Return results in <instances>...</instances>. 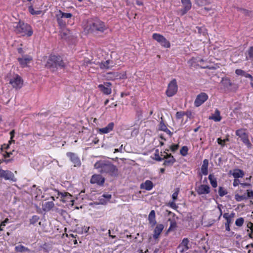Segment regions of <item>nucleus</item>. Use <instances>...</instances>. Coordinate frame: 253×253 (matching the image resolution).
<instances>
[{
	"mask_svg": "<svg viewBox=\"0 0 253 253\" xmlns=\"http://www.w3.org/2000/svg\"><path fill=\"white\" fill-rule=\"evenodd\" d=\"M94 167L98 169L101 173L108 174L109 175L115 177L118 175V169L111 162L108 161H100L95 163Z\"/></svg>",
	"mask_w": 253,
	"mask_h": 253,
	"instance_id": "1",
	"label": "nucleus"
},
{
	"mask_svg": "<svg viewBox=\"0 0 253 253\" xmlns=\"http://www.w3.org/2000/svg\"><path fill=\"white\" fill-rule=\"evenodd\" d=\"M85 29L88 33L97 34L104 32L107 27L103 22L96 18L88 21Z\"/></svg>",
	"mask_w": 253,
	"mask_h": 253,
	"instance_id": "2",
	"label": "nucleus"
},
{
	"mask_svg": "<svg viewBox=\"0 0 253 253\" xmlns=\"http://www.w3.org/2000/svg\"><path fill=\"white\" fill-rule=\"evenodd\" d=\"M14 32L16 34H20L21 36H31L33 34V29L31 26L21 20L15 23L13 25Z\"/></svg>",
	"mask_w": 253,
	"mask_h": 253,
	"instance_id": "3",
	"label": "nucleus"
},
{
	"mask_svg": "<svg viewBox=\"0 0 253 253\" xmlns=\"http://www.w3.org/2000/svg\"><path fill=\"white\" fill-rule=\"evenodd\" d=\"M45 66L47 68L54 71L59 68H64L65 63L61 56L51 55L47 60Z\"/></svg>",
	"mask_w": 253,
	"mask_h": 253,
	"instance_id": "4",
	"label": "nucleus"
},
{
	"mask_svg": "<svg viewBox=\"0 0 253 253\" xmlns=\"http://www.w3.org/2000/svg\"><path fill=\"white\" fill-rule=\"evenodd\" d=\"M236 135L241 138V140L246 145L248 149H251L253 145L250 141L249 135L243 129H237L235 132Z\"/></svg>",
	"mask_w": 253,
	"mask_h": 253,
	"instance_id": "5",
	"label": "nucleus"
},
{
	"mask_svg": "<svg viewBox=\"0 0 253 253\" xmlns=\"http://www.w3.org/2000/svg\"><path fill=\"white\" fill-rule=\"evenodd\" d=\"M152 38L163 47L169 48L170 46L169 41H168L163 35L160 34H153Z\"/></svg>",
	"mask_w": 253,
	"mask_h": 253,
	"instance_id": "6",
	"label": "nucleus"
},
{
	"mask_svg": "<svg viewBox=\"0 0 253 253\" xmlns=\"http://www.w3.org/2000/svg\"><path fill=\"white\" fill-rule=\"evenodd\" d=\"M177 85L175 79H173L168 84V89L166 91V94L168 96L171 97L173 96L177 91Z\"/></svg>",
	"mask_w": 253,
	"mask_h": 253,
	"instance_id": "7",
	"label": "nucleus"
},
{
	"mask_svg": "<svg viewBox=\"0 0 253 253\" xmlns=\"http://www.w3.org/2000/svg\"><path fill=\"white\" fill-rule=\"evenodd\" d=\"M9 84L13 88L16 89H20L23 85V81L20 76L16 74L10 80Z\"/></svg>",
	"mask_w": 253,
	"mask_h": 253,
	"instance_id": "8",
	"label": "nucleus"
},
{
	"mask_svg": "<svg viewBox=\"0 0 253 253\" xmlns=\"http://www.w3.org/2000/svg\"><path fill=\"white\" fill-rule=\"evenodd\" d=\"M105 179L100 174H94L91 177L90 183L96 184L98 186H102L104 185Z\"/></svg>",
	"mask_w": 253,
	"mask_h": 253,
	"instance_id": "9",
	"label": "nucleus"
},
{
	"mask_svg": "<svg viewBox=\"0 0 253 253\" xmlns=\"http://www.w3.org/2000/svg\"><path fill=\"white\" fill-rule=\"evenodd\" d=\"M208 99V94L205 92H201L197 96L194 101V105L196 107H199L207 101Z\"/></svg>",
	"mask_w": 253,
	"mask_h": 253,
	"instance_id": "10",
	"label": "nucleus"
},
{
	"mask_svg": "<svg viewBox=\"0 0 253 253\" xmlns=\"http://www.w3.org/2000/svg\"><path fill=\"white\" fill-rule=\"evenodd\" d=\"M112 84L110 82H105L103 84H100L98 85V88L104 94L109 95L111 93L112 89L110 86Z\"/></svg>",
	"mask_w": 253,
	"mask_h": 253,
	"instance_id": "11",
	"label": "nucleus"
},
{
	"mask_svg": "<svg viewBox=\"0 0 253 253\" xmlns=\"http://www.w3.org/2000/svg\"><path fill=\"white\" fill-rule=\"evenodd\" d=\"M0 177L3 178L5 180H10L13 181H16L14 175L11 171L8 170H4L1 168L0 169Z\"/></svg>",
	"mask_w": 253,
	"mask_h": 253,
	"instance_id": "12",
	"label": "nucleus"
},
{
	"mask_svg": "<svg viewBox=\"0 0 253 253\" xmlns=\"http://www.w3.org/2000/svg\"><path fill=\"white\" fill-rule=\"evenodd\" d=\"M166 155H164V160L165 159L163 165L165 167H169L173 165L176 160L171 154H168L167 152H164Z\"/></svg>",
	"mask_w": 253,
	"mask_h": 253,
	"instance_id": "13",
	"label": "nucleus"
},
{
	"mask_svg": "<svg viewBox=\"0 0 253 253\" xmlns=\"http://www.w3.org/2000/svg\"><path fill=\"white\" fill-rule=\"evenodd\" d=\"M189 243V240L187 238H184L182 240V242L177 248L180 253H183L189 249V247H188Z\"/></svg>",
	"mask_w": 253,
	"mask_h": 253,
	"instance_id": "14",
	"label": "nucleus"
},
{
	"mask_svg": "<svg viewBox=\"0 0 253 253\" xmlns=\"http://www.w3.org/2000/svg\"><path fill=\"white\" fill-rule=\"evenodd\" d=\"M181 3L183 8L180 10V12L183 15L191 8L192 3L190 0H181Z\"/></svg>",
	"mask_w": 253,
	"mask_h": 253,
	"instance_id": "15",
	"label": "nucleus"
},
{
	"mask_svg": "<svg viewBox=\"0 0 253 253\" xmlns=\"http://www.w3.org/2000/svg\"><path fill=\"white\" fill-rule=\"evenodd\" d=\"M67 156L70 158V160L74 164L75 167L80 166L81 163L79 158L74 153L68 152Z\"/></svg>",
	"mask_w": 253,
	"mask_h": 253,
	"instance_id": "16",
	"label": "nucleus"
},
{
	"mask_svg": "<svg viewBox=\"0 0 253 253\" xmlns=\"http://www.w3.org/2000/svg\"><path fill=\"white\" fill-rule=\"evenodd\" d=\"M17 59L21 67L24 68L27 66L28 64L32 60V57L26 55L22 58H18Z\"/></svg>",
	"mask_w": 253,
	"mask_h": 253,
	"instance_id": "17",
	"label": "nucleus"
},
{
	"mask_svg": "<svg viewBox=\"0 0 253 253\" xmlns=\"http://www.w3.org/2000/svg\"><path fill=\"white\" fill-rule=\"evenodd\" d=\"M196 191L199 195L207 194L210 192V187L208 185L202 184L197 188Z\"/></svg>",
	"mask_w": 253,
	"mask_h": 253,
	"instance_id": "18",
	"label": "nucleus"
},
{
	"mask_svg": "<svg viewBox=\"0 0 253 253\" xmlns=\"http://www.w3.org/2000/svg\"><path fill=\"white\" fill-rule=\"evenodd\" d=\"M229 174H231L235 178L238 179L239 178H242L244 175V171L240 169H236L233 170V172L232 170H230Z\"/></svg>",
	"mask_w": 253,
	"mask_h": 253,
	"instance_id": "19",
	"label": "nucleus"
},
{
	"mask_svg": "<svg viewBox=\"0 0 253 253\" xmlns=\"http://www.w3.org/2000/svg\"><path fill=\"white\" fill-rule=\"evenodd\" d=\"M114 126V124L113 122L110 123L106 126L99 128L98 132L102 134L109 133L113 130Z\"/></svg>",
	"mask_w": 253,
	"mask_h": 253,
	"instance_id": "20",
	"label": "nucleus"
},
{
	"mask_svg": "<svg viewBox=\"0 0 253 253\" xmlns=\"http://www.w3.org/2000/svg\"><path fill=\"white\" fill-rule=\"evenodd\" d=\"M164 226L162 224H158L156 226L154 231V234L153 235V237L155 239H156L159 237V235L164 229Z\"/></svg>",
	"mask_w": 253,
	"mask_h": 253,
	"instance_id": "21",
	"label": "nucleus"
},
{
	"mask_svg": "<svg viewBox=\"0 0 253 253\" xmlns=\"http://www.w3.org/2000/svg\"><path fill=\"white\" fill-rule=\"evenodd\" d=\"M153 182L149 180H147L145 182L142 183L140 184V187L141 189L149 191L153 188Z\"/></svg>",
	"mask_w": 253,
	"mask_h": 253,
	"instance_id": "22",
	"label": "nucleus"
},
{
	"mask_svg": "<svg viewBox=\"0 0 253 253\" xmlns=\"http://www.w3.org/2000/svg\"><path fill=\"white\" fill-rule=\"evenodd\" d=\"M148 220L152 227H153L156 224L157 222L155 218V211L154 210H152L150 211L148 215Z\"/></svg>",
	"mask_w": 253,
	"mask_h": 253,
	"instance_id": "23",
	"label": "nucleus"
},
{
	"mask_svg": "<svg viewBox=\"0 0 253 253\" xmlns=\"http://www.w3.org/2000/svg\"><path fill=\"white\" fill-rule=\"evenodd\" d=\"M222 117L220 116V112L217 109L215 110L214 114L209 117L210 120H212L215 122H219L221 121Z\"/></svg>",
	"mask_w": 253,
	"mask_h": 253,
	"instance_id": "24",
	"label": "nucleus"
},
{
	"mask_svg": "<svg viewBox=\"0 0 253 253\" xmlns=\"http://www.w3.org/2000/svg\"><path fill=\"white\" fill-rule=\"evenodd\" d=\"M112 62L109 60H106L104 62L99 63V67L101 69H109L113 66V65H110V63Z\"/></svg>",
	"mask_w": 253,
	"mask_h": 253,
	"instance_id": "25",
	"label": "nucleus"
},
{
	"mask_svg": "<svg viewBox=\"0 0 253 253\" xmlns=\"http://www.w3.org/2000/svg\"><path fill=\"white\" fill-rule=\"evenodd\" d=\"M58 192V195L61 196V200L64 202H65L68 201V199H70L71 197V195L68 192H60L59 191Z\"/></svg>",
	"mask_w": 253,
	"mask_h": 253,
	"instance_id": "26",
	"label": "nucleus"
},
{
	"mask_svg": "<svg viewBox=\"0 0 253 253\" xmlns=\"http://www.w3.org/2000/svg\"><path fill=\"white\" fill-rule=\"evenodd\" d=\"M208 165H209L208 160L207 159H205L203 161V164L201 167V172L205 175H207L208 173Z\"/></svg>",
	"mask_w": 253,
	"mask_h": 253,
	"instance_id": "27",
	"label": "nucleus"
},
{
	"mask_svg": "<svg viewBox=\"0 0 253 253\" xmlns=\"http://www.w3.org/2000/svg\"><path fill=\"white\" fill-rule=\"evenodd\" d=\"M221 83L225 88L228 89H229V87L232 85V83L228 78H223Z\"/></svg>",
	"mask_w": 253,
	"mask_h": 253,
	"instance_id": "28",
	"label": "nucleus"
},
{
	"mask_svg": "<svg viewBox=\"0 0 253 253\" xmlns=\"http://www.w3.org/2000/svg\"><path fill=\"white\" fill-rule=\"evenodd\" d=\"M54 206L53 202H45L42 205V209L44 211H50Z\"/></svg>",
	"mask_w": 253,
	"mask_h": 253,
	"instance_id": "29",
	"label": "nucleus"
},
{
	"mask_svg": "<svg viewBox=\"0 0 253 253\" xmlns=\"http://www.w3.org/2000/svg\"><path fill=\"white\" fill-rule=\"evenodd\" d=\"M14 134L15 130H12L10 132V140L9 141V144H3V145H2L1 148V150H2L3 149H7L9 148V145L11 144V142H14V140H13V138L14 137Z\"/></svg>",
	"mask_w": 253,
	"mask_h": 253,
	"instance_id": "30",
	"label": "nucleus"
},
{
	"mask_svg": "<svg viewBox=\"0 0 253 253\" xmlns=\"http://www.w3.org/2000/svg\"><path fill=\"white\" fill-rule=\"evenodd\" d=\"M15 250L17 252H20V253H23V252H29L30 250L24 247V246L22 245H19L15 247Z\"/></svg>",
	"mask_w": 253,
	"mask_h": 253,
	"instance_id": "31",
	"label": "nucleus"
},
{
	"mask_svg": "<svg viewBox=\"0 0 253 253\" xmlns=\"http://www.w3.org/2000/svg\"><path fill=\"white\" fill-rule=\"evenodd\" d=\"M236 9L238 11H240L241 13H243L246 15H248L249 16H253V11H249L247 9L240 7H236Z\"/></svg>",
	"mask_w": 253,
	"mask_h": 253,
	"instance_id": "32",
	"label": "nucleus"
},
{
	"mask_svg": "<svg viewBox=\"0 0 253 253\" xmlns=\"http://www.w3.org/2000/svg\"><path fill=\"white\" fill-rule=\"evenodd\" d=\"M209 179L210 181V183L212 186L215 188L217 186V183L216 178L214 177V175L212 174H210L209 175Z\"/></svg>",
	"mask_w": 253,
	"mask_h": 253,
	"instance_id": "33",
	"label": "nucleus"
},
{
	"mask_svg": "<svg viewBox=\"0 0 253 253\" xmlns=\"http://www.w3.org/2000/svg\"><path fill=\"white\" fill-rule=\"evenodd\" d=\"M58 15L60 16L62 18H71L72 17V14L71 13H64L61 10H59L58 11Z\"/></svg>",
	"mask_w": 253,
	"mask_h": 253,
	"instance_id": "34",
	"label": "nucleus"
},
{
	"mask_svg": "<svg viewBox=\"0 0 253 253\" xmlns=\"http://www.w3.org/2000/svg\"><path fill=\"white\" fill-rule=\"evenodd\" d=\"M235 199L237 201L240 202L243 200H247L248 198L247 195H246V194H244V195H240L238 194H236L235 195Z\"/></svg>",
	"mask_w": 253,
	"mask_h": 253,
	"instance_id": "35",
	"label": "nucleus"
},
{
	"mask_svg": "<svg viewBox=\"0 0 253 253\" xmlns=\"http://www.w3.org/2000/svg\"><path fill=\"white\" fill-rule=\"evenodd\" d=\"M56 17L57 18V21L60 27H65L66 26V22L62 19L60 16L56 14Z\"/></svg>",
	"mask_w": 253,
	"mask_h": 253,
	"instance_id": "36",
	"label": "nucleus"
},
{
	"mask_svg": "<svg viewBox=\"0 0 253 253\" xmlns=\"http://www.w3.org/2000/svg\"><path fill=\"white\" fill-rule=\"evenodd\" d=\"M28 10L32 15H39L42 12L41 10H35L32 5L29 6Z\"/></svg>",
	"mask_w": 253,
	"mask_h": 253,
	"instance_id": "37",
	"label": "nucleus"
},
{
	"mask_svg": "<svg viewBox=\"0 0 253 253\" xmlns=\"http://www.w3.org/2000/svg\"><path fill=\"white\" fill-rule=\"evenodd\" d=\"M170 221V226L167 232H170L174 230L177 227L176 222L174 221H171L170 219H169Z\"/></svg>",
	"mask_w": 253,
	"mask_h": 253,
	"instance_id": "38",
	"label": "nucleus"
},
{
	"mask_svg": "<svg viewBox=\"0 0 253 253\" xmlns=\"http://www.w3.org/2000/svg\"><path fill=\"white\" fill-rule=\"evenodd\" d=\"M248 52V56H247V59L248 60H251L253 61V46L250 47Z\"/></svg>",
	"mask_w": 253,
	"mask_h": 253,
	"instance_id": "39",
	"label": "nucleus"
},
{
	"mask_svg": "<svg viewBox=\"0 0 253 253\" xmlns=\"http://www.w3.org/2000/svg\"><path fill=\"white\" fill-rule=\"evenodd\" d=\"M167 128V126L165 124L164 121L163 120V118H161V121L160 122L159 125V129L160 130L164 131Z\"/></svg>",
	"mask_w": 253,
	"mask_h": 253,
	"instance_id": "40",
	"label": "nucleus"
},
{
	"mask_svg": "<svg viewBox=\"0 0 253 253\" xmlns=\"http://www.w3.org/2000/svg\"><path fill=\"white\" fill-rule=\"evenodd\" d=\"M188 151V147L186 146H184L181 148L180 150V153L182 156H185L187 155Z\"/></svg>",
	"mask_w": 253,
	"mask_h": 253,
	"instance_id": "41",
	"label": "nucleus"
},
{
	"mask_svg": "<svg viewBox=\"0 0 253 253\" xmlns=\"http://www.w3.org/2000/svg\"><path fill=\"white\" fill-rule=\"evenodd\" d=\"M40 217L38 215H33L31 219H30V224L34 225L39 220Z\"/></svg>",
	"mask_w": 253,
	"mask_h": 253,
	"instance_id": "42",
	"label": "nucleus"
},
{
	"mask_svg": "<svg viewBox=\"0 0 253 253\" xmlns=\"http://www.w3.org/2000/svg\"><path fill=\"white\" fill-rule=\"evenodd\" d=\"M244 222V219L243 217H240L236 219L235 221V224L237 226L241 227L242 226Z\"/></svg>",
	"mask_w": 253,
	"mask_h": 253,
	"instance_id": "43",
	"label": "nucleus"
},
{
	"mask_svg": "<svg viewBox=\"0 0 253 253\" xmlns=\"http://www.w3.org/2000/svg\"><path fill=\"white\" fill-rule=\"evenodd\" d=\"M227 193V192L226 189H225L222 187H219L218 189V194L220 197H223Z\"/></svg>",
	"mask_w": 253,
	"mask_h": 253,
	"instance_id": "44",
	"label": "nucleus"
},
{
	"mask_svg": "<svg viewBox=\"0 0 253 253\" xmlns=\"http://www.w3.org/2000/svg\"><path fill=\"white\" fill-rule=\"evenodd\" d=\"M179 192V188H176L174 189V192L172 195V198L173 199V201H174L177 200Z\"/></svg>",
	"mask_w": 253,
	"mask_h": 253,
	"instance_id": "45",
	"label": "nucleus"
},
{
	"mask_svg": "<svg viewBox=\"0 0 253 253\" xmlns=\"http://www.w3.org/2000/svg\"><path fill=\"white\" fill-rule=\"evenodd\" d=\"M70 34V31L67 29L65 30L61 33V37L62 39H66L67 38L69 37V35Z\"/></svg>",
	"mask_w": 253,
	"mask_h": 253,
	"instance_id": "46",
	"label": "nucleus"
},
{
	"mask_svg": "<svg viewBox=\"0 0 253 253\" xmlns=\"http://www.w3.org/2000/svg\"><path fill=\"white\" fill-rule=\"evenodd\" d=\"M228 139H224V140H222L220 138H218L217 139V143L221 145L222 146H224L225 145V142L226 141H228Z\"/></svg>",
	"mask_w": 253,
	"mask_h": 253,
	"instance_id": "47",
	"label": "nucleus"
},
{
	"mask_svg": "<svg viewBox=\"0 0 253 253\" xmlns=\"http://www.w3.org/2000/svg\"><path fill=\"white\" fill-rule=\"evenodd\" d=\"M184 115V113L183 112H177L176 113V118L177 119H180Z\"/></svg>",
	"mask_w": 253,
	"mask_h": 253,
	"instance_id": "48",
	"label": "nucleus"
},
{
	"mask_svg": "<svg viewBox=\"0 0 253 253\" xmlns=\"http://www.w3.org/2000/svg\"><path fill=\"white\" fill-rule=\"evenodd\" d=\"M178 144H172L170 147V149H171V151L175 152L178 149Z\"/></svg>",
	"mask_w": 253,
	"mask_h": 253,
	"instance_id": "49",
	"label": "nucleus"
},
{
	"mask_svg": "<svg viewBox=\"0 0 253 253\" xmlns=\"http://www.w3.org/2000/svg\"><path fill=\"white\" fill-rule=\"evenodd\" d=\"M207 0H196V3L199 5H202L207 3Z\"/></svg>",
	"mask_w": 253,
	"mask_h": 253,
	"instance_id": "50",
	"label": "nucleus"
},
{
	"mask_svg": "<svg viewBox=\"0 0 253 253\" xmlns=\"http://www.w3.org/2000/svg\"><path fill=\"white\" fill-rule=\"evenodd\" d=\"M245 71L241 70V69H237L235 71V73L239 76H243V75L245 74Z\"/></svg>",
	"mask_w": 253,
	"mask_h": 253,
	"instance_id": "51",
	"label": "nucleus"
},
{
	"mask_svg": "<svg viewBox=\"0 0 253 253\" xmlns=\"http://www.w3.org/2000/svg\"><path fill=\"white\" fill-rule=\"evenodd\" d=\"M154 155L155 157L153 159L157 161H162L164 160V157L161 158L159 154H154Z\"/></svg>",
	"mask_w": 253,
	"mask_h": 253,
	"instance_id": "52",
	"label": "nucleus"
},
{
	"mask_svg": "<svg viewBox=\"0 0 253 253\" xmlns=\"http://www.w3.org/2000/svg\"><path fill=\"white\" fill-rule=\"evenodd\" d=\"M240 183H241L240 180L237 178H235L233 183V185L234 187H236L240 184Z\"/></svg>",
	"mask_w": 253,
	"mask_h": 253,
	"instance_id": "53",
	"label": "nucleus"
},
{
	"mask_svg": "<svg viewBox=\"0 0 253 253\" xmlns=\"http://www.w3.org/2000/svg\"><path fill=\"white\" fill-rule=\"evenodd\" d=\"M247 195L248 196V198H251V197H253V190H247Z\"/></svg>",
	"mask_w": 253,
	"mask_h": 253,
	"instance_id": "54",
	"label": "nucleus"
},
{
	"mask_svg": "<svg viewBox=\"0 0 253 253\" xmlns=\"http://www.w3.org/2000/svg\"><path fill=\"white\" fill-rule=\"evenodd\" d=\"M240 184L243 188H245L246 187H252L251 184L249 183H240Z\"/></svg>",
	"mask_w": 253,
	"mask_h": 253,
	"instance_id": "55",
	"label": "nucleus"
},
{
	"mask_svg": "<svg viewBox=\"0 0 253 253\" xmlns=\"http://www.w3.org/2000/svg\"><path fill=\"white\" fill-rule=\"evenodd\" d=\"M169 204L172 208H173L174 209H175L177 208V206H176V204L174 203V201L171 202H169Z\"/></svg>",
	"mask_w": 253,
	"mask_h": 253,
	"instance_id": "56",
	"label": "nucleus"
},
{
	"mask_svg": "<svg viewBox=\"0 0 253 253\" xmlns=\"http://www.w3.org/2000/svg\"><path fill=\"white\" fill-rule=\"evenodd\" d=\"M243 76L246 78H250L251 79V81H252L253 80V77L252 76V75L246 73V72H245V74L243 75Z\"/></svg>",
	"mask_w": 253,
	"mask_h": 253,
	"instance_id": "57",
	"label": "nucleus"
},
{
	"mask_svg": "<svg viewBox=\"0 0 253 253\" xmlns=\"http://www.w3.org/2000/svg\"><path fill=\"white\" fill-rule=\"evenodd\" d=\"M12 154V153L11 152H5L3 154V155L4 156V158H6V157H9Z\"/></svg>",
	"mask_w": 253,
	"mask_h": 253,
	"instance_id": "58",
	"label": "nucleus"
},
{
	"mask_svg": "<svg viewBox=\"0 0 253 253\" xmlns=\"http://www.w3.org/2000/svg\"><path fill=\"white\" fill-rule=\"evenodd\" d=\"M123 145H122L119 149H115L114 153L116 152H122Z\"/></svg>",
	"mask_w": 253,
	"mask_h": 253,
	"instance_id": "59",
	"label": "nucleus"
},
{
	"mask_svg": "<svg viewBox=\"0 0 253 253\" xmlns=\"http://www.w3.org/2000/svg\"><path fill=\"white\" fill-rule=\"evenodd\" d=\"M166 132L168 134H169L170 137L172 135V133L167 128L166 130L164 131Z\"/></svg>",
	"mask_w": 253,
	"mask_h": 253,
	"instance_id": "60",
	"label": "nucleus"
},
{
	"mask_svg": "<svg viewBox=\"0 0 253 253\" xmlns=\"http://www.w3.org/2000/svg\"><path fill=\"white\" fill-rule=\"evenodd\" d=\"M226 222H225V224H230L232 222V218L230 217H228V218L226 219Z\"/></svg>",
	"mask_w": 253,
	"mask_h": 253,
	"instance_id": "61",
	"label": "nucleus"
},
{
	"mask_svg": "<svg viewBox=\"0 0 253 253\" xmlns=\"http://www.w3.org/2000/svg\"><path fill=\"white\" fill-rule=\"evenodd\" d=\"M247 227L251 230L253 229V223L250 222L248 223Z\"/></svg>",
	"mask_w": 253,
	"mask_h": 253,
	"instance_id": "62",
	"label": "nucleus"
},
{
	"mask_svg": "<svg viewBox=\"0 0 253 253\" xmlns=\"http://www.w3.org/2000/svg\"><path fill=\"white\" fill-rule=\"evenodd\" d=\"M9 219L8 218L5 219L1 223V225L4 226L5 225V223H7Z\"/></svg>",
	"mask_w": 253,
	"mask_h": 253,
	"instance_id": "63",
	"label": "nucleus"
},
{
	"mask_svg": "<svg viewBox=\"0 0 253 253\" xmlns=\"http://www.w3.org/2000/svg\"><path fill=\"white\" fill-rule=\"evenodd\" d=\"M103 197L108 199H110L111 198L112 196L110 194H104Z\"/></svg>",
	"mask_w": 253,
	"mask_h": 253,
	"instance_id": "64",
	"label": "nucleus"
}]
</instances>
